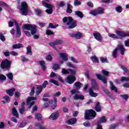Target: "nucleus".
<instances>
[{"label": "nucleus", "mask_w": 129, "mask_h": 129, "mask_svg": "<svg viewBox=\"0 0 129 129\" xmlns=\"http://www.w3.org/2000/svg\"><path fill=\"white\" fill-rule=\"evenodd\" d=\"M61 73L64 75H66L67 74H69V71L68 70H66L65 69H62Z\"/></svg>", "instance_id": "nucleus-58"}, {"label": "nucleus", "mask_w": 129, "mask_h": 129, "mask_svg": "<svg viewBox=\"0 0 129 129\" xmlns=\"http://www.w3.org/2000/svg\"><path fill=\"white\" fill-rule=\"evenodd\" d=\"M59 55L63 61H64L65 62H66V61H68V56L66 53H59Z\"/></svg>", "instance_id": "nucleus-23"}, {"label": "nucleus", "mask_w": 129, "mask_h": 129, "mask_svg": "<svg viewBox=\"0 0 129 129\" xmlns=\"http://www.w3.org/2000/svg\"><path fill=\"white\" fill-rule=\"evenodd\" d=\"M120 67L123 71H124L125 73H126V74L129 75V70L126 68V67H124L122 64H120Z\"/></svg>", "instance_id": "nucleus-35"}, {"label": "nucleus", "mask_w": 129, "mask_h": 129, "mask_svg": "<svg viewBox=\"0 0 129 129\" xmlns=\"http://www.w3.org/2000/svg\"><path fill=\"white\" fill-rule=\"evenodd\" d=\"M39 64L42 69V70H44L45 71L46 70V62L44 60H40L39 61Z\"/></svg>", "instance_id": "nucleus-28"}, {"label": "nucleus", "mask_w": 129, "mask_h": 129, "mask_svg": "<svg viewBox=\"0 0 129 129\" xmlns=\"http://www.w3.org/2000/svg\"><path fill=\"white\" fill-rule=\"evenodd\" d=\"M25 105H26L25 102H23L21 107L19 108V111L21 114H24V112H25V110H26Z\"/></svg>", "instance_id": "nucleus-18"}, {"label": "nucleus", "mask_w": 129, "mask_h": 129, "mask_svg": "<svg viewBox=\"0 0 129 129\" xmlns=\"http://www.w3.org/2000/svg\"><path fill=\"white\" fill-rule=\"evenodd\" d=\"M90 15H92L93 16H97V15H101L102 14H104V12L103 11V9L98 10L95 9L92 10L89 12Z\"/></svg>", "instance_id": "nucleus-8"}, {"label": "nucleus", "mask_w": 129, "mask_h": 129, "mask_svg": "<svg viewBox=\"0 0 129 129\" xmlns=\"http://www.w3.org/2000/svg\"><path fill=\"white\" fill-rule=\"evenodd\" d=\"M91 60L93 62V63H99V61L98 60V58L96 57V55L92 56L91 57Z\"/></svg>", "instance_id": "nucleus-37"}, {"label": "nucleus", "mask_w": 129, "mask_h": 129, "mask_svg": "<svg viewBox=\"0 0 129 129\" xmlns=\"http://www.w3.org/2000/svg\"><path fill=\"white\" fill-rule=\"evenodd\" d=\"M46 58L47 61H52V60H53V57H52L51 54L47 55Z\"/></svg>", "instance_id": "nucleus-61"}, {"label": "nucleus", "mask_w": 129, "mask_h": 129, "mask_svg": "<svg viewBox=\"0 0 129 129\" xmlns=\"http://www.w3.org/2000/svg\"><path fill=\"white\" fill-rule=\"evenodd\" d=\"M45 33L47 36H50V35H54V32L52 31V30H47Z\"/></svg>", "instance_id": "nucleus-56"}, {"label": "nucleus", "mask_w": 129, "mask_h": 129, "mask_svg": "<svg viewBox=\"0 0 129 129\" xmlns=\"http://www.w3.org/2000/svg\"><path fill=\"white\" fill-rule=\"evenodd\" d=\"M83 124L86 127H89L91 125V123L89 121H86L83 123Z\"/></svg>", "instance_id": "nucleus-55"}, {"label": "nucleus", "mask_w": 129, "mask_h": 129, "mask_svg": "<svg viewBox=\"0 0 129 129\" xmlns=\"http://www.w3.org/2000/svg\"><path fill=\"white\" fill-rule=\"evenodd\" d=\"M59 112L57 111L52 113L49 116V118H52L53 120H56V119L59 117Z\"/></svg>", "instance_id": "nucleus-15"}, {"label": "nucleus", "mask_w": 129, "mask_h": 129, "mask_svg": "<svg viewBox=\"0 0 129 129\" xmlns=\"http://www.w3.org/2000/svg\"><path fill=\"white\" fill-rule=\"evenodd\" d=\"M100 60L102 62V63H108V59H107V58H104L103 57H102L100 58Z\"/></svg>", "instance_id": "nucleus-54"}, {"label": "nucleus", "mask_w": 129, "mask_h": 129, "mask_svg": "<svg viewBox=\"0 0 129 129\" xmlns=\"http://www.w3.org/2000/svg\"><path fill=\"white\" fill-rule=\"evenodd\" d=\"M115 33L118 37H119V39L121 40L123 39V38H126V37H129V31L127 32H124L123 31L117 30L115 32Z\"/></svg>", "instance_id": "nucleus-7"}, {"label": "nucleus", "mask_w": 129, "mask_h": 129, "mask_svg": "<svg viewBox=\"0 0 129 129\" xmlns=\"http://www.w3.org/2000/svg\"><path fill=\"white\" fill-rule=\"evenodd\" d=\"M21 7L19 9L21 12V15L23 16H28V12H29V6L28 3L26 1L22 2L21 3Z\"/></svg>", "instance_id": "nucleus-3"}, {"label": "nucleus", "mask_w": 129, "mask_h": 129, "mask_svg": "<svg viewBox=\"0 0 129 129\" xmlns=\"http://www.w3.org/2000/svg\"><path fill=\"white\" fill-rule=\"evenodd\" d=\"M60 68V64L57 63H53L52 64V69L53 70H54V71H56V70H58Z\"/></svg>", "instance_id": "nucleus-36"}, {"label": "nucleus", "mask_w": 129, "mask_h": 129, "mask_svg": "<svg viewBox=\"0 0 129 129\" xmlns=\"http://www.w3.org/2000/svg\"><path fill=\"white\" fill-rule=\"evenodd\" d=\"M6 76L10 80H13L14 79V75L12 73H9L6 75Z\"/></svg>", "instance_id": "nucleus-48"}, {"label": "nucleus", "mask_w": 129, "mask_h": 129, "mask_svg": "<svg viewBox=\"0 0 129 129\" xmlns=\"http://www.w3.org/2000/svg\"><path fill=\"white\" fill-rule=\"evenodd\" d=\"M7 77L2 74H0V81H6Z\"/></svg>", "instance_id": "nucleus-47"}, {"label": "nucleus", "mask_w": 129, "mask_h": 129, "mask_svg": "<svg viewBox=\"0 0 129 129\" xmlns=\"http://www.w3.org/2000/svg\"><path fill=\"white\" fill-rule=\"evenodd\" d=\"M73 98L74 100H78V99H80L81 100H84L85 98L83 95H78L76 94L73 96Z\"/></svg>", "instance_id": "nucleus-17"}, {"label": "nucleus", "mask_w": 129, "mask_h": 129, "mask_svg": "<svg viewBox=\"0 0 129 129\" xmlns=\"http://www.w3.org/2000/svg\"><path fill=\"white\" fill-rule=\"evenodd\" d=\"M26 50L27 54H29L30 56H32V55H33V52H32V47H31V46H27V47L26 48Z\"/></svg>", "instance_id": "nucleus-33"}, {"label": "nucleus", "mask_w": 129, "mask_h": 129, "mask_svg": "<svg viewBox=\"0 0 129 129\" xmlns=\"http://www.w3.org/2000/svg\"><path fill=\"white\" fill-rule=\"evenodd\" d=\"M108 36L110 38H112V39H116L117 40L119 39V37H118V36L115 34L109 33Z\"/></svg>", "instance_id": "nucleus-38"}, {"label": "nucleus", "mask_w": 129, "mask_h": 129, "mask_svg": "<svg viewBox=\"0 0 129 129\" xmlns=\"http://www.w3.org/2000/svg\"><path fill=\"white\" fill-rule=\"evenodd\" d=\"M120 97L123 98V99H124L125 100H127L129 98L128 95L127 94H124V95H121Z\"/></svg>", "instance_id": "nucleus-59"}, {"label": "nucleus", "mask_w": 129, "mask_h": 129, "mask_svg": "<svg viewBox=\"0 0 129 129\" xmlns=\"http://www.w3.org/2000/svg\"><path fill=\"white\" fill-rule=\"evenodd\" d=\"M55 43V45H60L61 44H63V40L61 39H56L54 41Z\"/></svg>", "instance_id": "nucleus-51"}, {"label": "nucleus", "mask_w": 129, "mask_h": 129, "mask_svg": "<svg viewBox=\"0 0 129 129\" xmlns=\"http://www.w3.org/2000/svg\"><path fill=\"white\" fill-rule=\"evenodd\" d=\"M23 47H24V46L23 45V44L21 43L14 44L12 46L13 49H20V48H23Z\"/></svg>", "instance_id": "nucleus-29"}, {"label": "nucleus", "mask_w": 129, "mask_h": 129, "mask_svg": "<svg viewBox=\"0 0 129 129\" xmlns=\"http://www.w3.org/2000/svg\"><path fill=\"white\" fill-rule=\"evenodd\" d=\"M95 110L97 112H100L101 111V106H100V102H97L95 106Z\"/></svg>", "instance_id": "nucleus-24"}, {"label": "nucleus", "mask_w": 129, "mask_h": 129, "mask_svg": "<svg viewBox=\"0 0 129 129\" xmlns=\"http://www.w3.org/2000/svg\"><path fill=\"white\" fill-rule=\"evenodd\" d=\"M35 12L38 17H41L42 16V10L40 9H37L35 11Z\"/></svg>", "instance_id": "nucleus-44"}, {"label": "nucleus", "mask_w": 129, "mask_h": 129, "mask_svg": "<svg viewBox=\"0 0 129 129\" xmlns=\"http://www.w3.org/2000/svg\"><path fill=\"white\" fill-rule=\"evenodd\" d=\"M36 93L37 95H39V94H41V92H42V90H43V87L41 85H36Z\"/></svg>", "instance_id": "nucleus-26"}, {"label": "nucleus", "mask_w": 129, "mask_h": 129, "mask_svg": "<svg viewBox=\"0 0 129 129\" xmlns=\"http://www.w3.org/2000/svg\"><path fill=\"white\" fill-rule=\"evenodd\" d=\"M76 93H79V91L77 89L71 90L72 95H74V94H76Z\"/></svg>", "instance_id": "nucleus-52"}, {"label": "nucleus", "mask_w": 129, "mask_h": 129, "mask_svg": "<svg viewBox=\"0 0 129 129\" xmlns=\"http://www.w3.org/2000/svg\"><path fill=\"white\" fill-rule=\"evenodd\" d=\"M11 66H12V61L7 58L3 59L0 64L1 69H6V70L10 69Z\"/></svg>", "instance_id": "nucleus-4"}, {"label": "nucleus", "mask_w": 129, "mask_h": 129, "mask_svg": "<svg viewBox=\"0 0 129 129\" xmlns=\"http://www.w3.org/2000/svg\"><path fill=\"white\" fill-rule=\"evenodd\" d=\"M83 84L82 83H80V82H76L74 84V86L76 89H77L78 90H79L82 86Z\"/></svg>", "instance_id": "nucleus-20"}, {"label": "nucleus", "mask_w": 129, "mask_h": 129, "mask_svg": "<svg viewBox=\"0 0 129 129\" xmlns=\"http://www.w3.org/2000/svg\"><path fill=\"white\" fill-rule=\"evenodd\" d=\"M91 81L92 82V87L89 88V89H92V90H98V85H97L96 81L94 79H92Z\"/></svg>", "instance_id": "nucleus-13"}, {"label": "nucleus", "mask_w": 129, "mask_h": 129, "mask_svg": "<svg viewBox=\"0 0 129 129\" xmlns=\"http://www.w3.org/2000/svg\"><path fill=\"white\" fill-rule=\"evenodd\" d=\"M74 5L75 7H77V6H81V2L78 0H75Z\"/></svg>", "instance_id": "nucleus-57"}, {"label": "nucleus", "mask_w": 129, "mask_h": 129, "mask_svg": "<svg viewBox=\"0 0 129 129\" xmlns=\"http://www.w3.org/2000/svg\"><path fill=\"white\" fill-rule=\"evenodd\" d=\"M96 76L99 80H101L105 84H106V83H107V80L106 79V78H105V77L104 76H103L102 75L96 74Z\"/></svg>", "instance_id": "nucleus-14"}, {"label": "nucleus", "mask_w": 129, "mask_h": 129, "mask_svg": "<svg viewBox=\"0 0 129 129\" xmlns=\"http://www.w3.org/2000/svg\"><path fill=\"white\" fill-rule=\"evenodd\" d=\"M102 73L103 74V75H105V76H108L109 75V72L106 71L105 70H102Z\"/></svg>", "instance_id": "nucleus-60"}, {"label": "nucleus", "mask_w": 129, "mask_h": 129, "mask_svg": "<svg viewBox=\"0 0 129 129\" xmlns=\"http://www.w3.org/2000/svg\"><path fill=\"white\" fill-rule=\"evenodd\" d=\"M75 15L76 16H77V17H79V18H81V19H82V18H84V14H83L82 12L80 11H75Z\"/></svg>", "instance_id": "nucleus-27"}, {"label": "nucleus", "mask_w": 129, "mask_h": 129, "mask_svg": "<svg viewBox=\"0 0 129 129\" xmlns=\"http://www.w3.org/2000/svg\"><path fill=\"white\" fill-rule=\"evenodd\" d=\"M96 112L93 109H89L87 112L85 113V118L87 120L91 119V117H96Z\"/></svg>", "instance_id": "nucleus-5"}, {"label": "nucleus", "mask_w": 129, "mask_h": 129, "mask_svg": "<svg viewBox=\"0 0 129 129\" xmlns=\"http://www.w3.org/2000/svg\"><path fill=\"white\" fill-rule=\"evenodd\" d=\"M13 21L14 23L15 24V26L16 27V35L18 38L21 37V35H22V32H21V29L20 28V26L19 25V23H17L16 19H13Z\"/></svg>", "instance_id": "nucleus-9"}, {"label": "nucleus", "mask_w": 129, "mask_h": 129, "mask_svg": "<svg viewBox=\"0 0 129 129\" xmlns=\"http://www.w3.org/2000/svg\"><path fill=\"white\" fill-rule=\"evenodd\" d=\"M32 100H37V98L36 97H28L27 99V104H29V102H31Z\"/></svg>", "instance_id": "nucleus-34"}, {"label": "nucleus", "mask_w": 129, "mask_h": 129, "mask_svg": "<svg viewBox=\"0 0 129 129\" xmlns=\"http://www.w3.org/2000/svg\"><path fill=\"white\" fill-rule=\"evenodd\" d=\"M34 93H35V88L34 87H32L31 88V90L30 93V96H34Z\"/></svg>", "instance_id": "nucleus-62"}, {"label": "nucleus", "mask_w": 129, "mask_h": 129, "mask_svg": "<svg viewBox=\"0 0 129 129\" xmlns=\"http://www.w3.org/2000/svg\"><path fill=\"white\" fill-rule=\"evenodd\" d=\"M62 22L64 23H67V26H69L67 29H74L77 27V21L70 16L64 17L62 19Z\"/></svg>", "instance_id": "nucleus-2"}, {"label": "nucleus", "mask_w": 129, "mask_h": 129, "mask_svg": "<svg viewBox=\"0 0 129 129\" xmlns=\"http://www.w3.org/2000/svg\"><path fill=\"white\" fill-rule=\"evenodd\" d=\"M93 35L95 39H96V40H97V41H98L99 42H101L103 39V38H102L101 34L97 31H96L95 33H93Z\"/></svg>", "instance_id": "nucleus-11"}, {"label": "nucleus", "mask_w": 129, "mask_h": 129, "mask_svg": "<svg viewBox=\"0 0 129 129\" xmlns=\"http://www.w3.org/2000/svg\"><path fill=\"white\" fill-rule=\"evenodd\" d=\"M16 91V88H12L6 91V93L9 95V96H13L14 95V92Z\"/></svg>", "instance_id": "nucleus-25"}, {"label": "nucleus", "mask_w": 129, "mask_h": 129, "mask_svg": "<svg viewBox=\"0 0 129 129\" xmlns=\"http://www.w3.org/2000/svg\"><path fill=\"white\" fill-rule=\"evenodd\" d=\"M117 50H119L120 51V54L121 55H124V52H125V48L123 47L122 44H118L117 48Z\"/></svg>", "instance_id": "nucleus-16"}, {"label": "nucleus", "mask_w": 129, "mask_h": 129, "mask_svg": "<svg viewBox=\"0 0 129 129\" xmlns=\"http://www.w3.org/2000/svg\"><path fill=\"white\" fill-rule=\"evenodd\" d=\"M53 100L54 101V104L52 105L51 108L52 109H55V108L57 107V98L55 97H53Z\"/></svg>", "instance_id": "nucleus-41"}, {"label": "nucleus", "mask_w": 129, "mask_h": 129, "mask_svg": "<svg viewBox=\"0 0 129 129\" xmlns=\"http://www.w3.org/2000/svg\"><path fill=\"white\" fill-rule=\"evenodd\" d=\"M110 84L111 85V90H114L115 92H117V88L114 86V85H113V83L112 82L110 81Z\"/></svg>", "instance_id": "nucleus-40"}, {"label": "nucleus", "mask_w": 129, "mask_h": 129, "mask_svg": "<svg viewBox=\"0 0 129 129\" xmlns=\"http://www.w3.org/2000/svg\"><path fill=\"white\" fill-rule=\"evenodd\" d=\"M89 92L91 97H96V96H97V93L93 92V90H92V89H89Z\"/></svg>", "instance_id": "nucleus-31"}, {"label": "nucleus", "mask_w": 129, "mask_h": 129, "mask_svg": "<svg viewBox=\"0 0 129 129\" xmlns=\"http://www.w3.org/2000/svg\"><path fill=\"white\" fill-rule=\"evenodd\" d=\"M23 30L30 31L31 35L33 36L34 39H39V35L35 34L38 31V28L35 24H25L22 25Z\"/></svg>", "instance_id": "nucleus-1"}, {"label": "nucleus", "mask_w": 129, "mask_h": 129, "mask_svg": "<svg viewBox=\"0 0 129 129\" xmlns=\"http://www.w3.org/2000/svg\"><path fill=\"white\" fill-rule=\"evenodd\" d=\"M58 26L59 25L58 24H56L54 26V25H53V23H49V25H48V28H50L51 29H56V28L58 27Z\"/></svg>", "instance_id": "nucleus-43"}, {"label": "nucleus", "mask_w": 129, "mask_h": 129, "mask_svg": "<svg viewBox=\"0 0 129 129\" xmlns=\"http://www.w3.org/2000/svg\"><path fill=\"white\" fill-rule=\"evenodd\" d=\"M12 113L14 116H15V117H19V113L18 112V111L16 108L14 107L12 108Z\"/></svg>", "instance_id": "nucleus-32"}, {"label": "nucleus", "mask_w": 129, "mask_h": 129, "mask_svg": "<svg viewBox=\"0 0 129 129\" xmlns=\"http://www.w3.org/2000/svg\"><path fill=\"white\" fill-rule=\"evenodd\" d=\"M112 56L114 58H116L117 57V48H115L113 51L112 53Z\"/></svg>", "instance_id": "nucleus-46"}, {"label": "nucleus", "mask_w": 129, "mask_h": 129, "mask_svg": "<svg viewBox=\"0 0 129 129\" xmlns=\"http://www.w3.org/2000/svg\"><path fill=\"white\" fill-rule=\"evenodd\" d=\"M120 81H121V82H123L124 81L128 82V81H129V77H122L121 79H120Z\"/></svg>", "instance_id": "nucleus-50"}, {"label": "nucleus", "mask_w": 129, "mask_h": 129, "mask_svg": "<svg viewBox=\"0 0 129 129\" xmlns=\"http://www.w3.org/2000/svg\"><path fill=\"white\" fill-rule=\"evenodd\" d=\"M67 124L70 125L75 124L77 122V119L75 118H71L67 120Z\"/></svg>", "instance_id": "nucleus-19"}, {"label": "nucleus", "mask_w": 129, "mask_h": 129, "mask_svg": "<svg viewBox=\"0 0 129 129\" xmlns=\"http://www.w3.org/2000/svg\"><path fill=\"white\" fill-rule=\"evenodd\" d=\"M3 99H5V101L7 102V103H9L10 101H11V99L10 98V96L8 95H5L3 97Z\"/></svg>", "instance_id": "nucleus-45"}, {"label": "nucleus", "mask_w": 129, "mask_h": 129, "mask_svg": "<svg viewBox=\"0 0 129 129\" xmlns=\"http://www.w3.org/2000/svg\"><path fill=\"white\" fill-rule=\"evenodd\" d=\"M72 38H76V39H80L83 37V34L80 32H77L76 33H71L70 34Z\"/></svg>", "instance_id": "nucleus-10"}, {"label": "nucleus", "mask_w": 129, "mask_h": 129, "mask_svg": "<svg viewBox=\"0 0 129 129\" xmlns=\"http://www.w3.org/2000/svg\"><path fill=\"white\" fill-rule=\"evenodd\" d=\"M35 118L37 119V120H39V121L42 120V114L39 113H36L35 114Z\"/></svg>", "instance_id": "nucleus-39"}, {"label": "nucleus", "mask_w": 129, "mask_h": 129, "mask_svg": "<svg viewBox=\"0 0 129 129\" xmlns=\"http://www.w3.org/2000/svg\"><path fill=\"white\" fill-rule=\"evenodd\" d=\"M97 123L99 124H101L102 122H106V117L105 116H102L101 119L97 121Z\"/></svg>", "instance_id": "nucleus-30"}, {"label": "nucleus", "mask_w": 129, "mask_h": 129, "mask_svg": "<svg viewBox=\"0 0 129 129\" xmlns=\"http://www.w3.org/2000/svg\"><path fill=\"white\" fill-rule=\"evenodd\" d=\"M73 8V7H72L70 4L68 3L67 8L66 10L67 14H72V12H73V11L72 10V9Z\"/></svg>", "instance_id": "nucleus-22"}, {"label": "nucleus", "mask_w": 129, "mask_h": 129, "mask_svg": "<svg viewBox=\"0 0 129 129\" xmlns=\"http://www.w3.org/2000/svg\"><path fill=\"white\" fill-rule=\"evenodd\" d=\"M115 11L117 13H121L122 12V7L121 6H118L116 7Z\"/></svg>", "instance_id": "nucleus-53"}, {"label": "nucleus", "mask_w": 129, "mask_h": 129, "mask_svg": "<svg viewBox=\"0 0 129 129\" xmlns=\"http://www.w3.org/2000/svg\"><path fill=\"white\" fill-rule=\"evenodd\" d=\"M42 4L43 7H45V8H47V9H48L45 10L46 13L47 14H48V15H51V14L53 13V5H52V4H49L45 2L44 1H42Z\"/></svg>", "instance_id": "nucleus-6"}, {"label": "nucleus", "mask_w": 129, "mask_h": 129, "mask_svg": "<svg viewBox=\"0 0 129 129\" xmlns=\"http://www.w3.org/2000/svg\"><path fill=\"white\" fill-rule=\"evenodd\" d=\"M26 125H27V123L26 122H22L20 123L19 125V127L20 128H22V127H25V126H26Z\"/></svg>", "instance_id": "nucleus-63"}, {"label": "nucleus", "mask_w": 129, "mask_h": 129, "mask_svg": "<svg viewBox=\"0 0 129 129\" xmlns=\"http://www.w3.org/2000/svg\"><path fill=\"white\" fill-rule=\"evenodd\" d=\"M102 90L104 93H105L106 95H107L110 98H112V95L110 94V92L107 89L104 87L102 88Z\"/></svg>", "instance_id": "nucleus-21"}, {"label": "nucleus", "mask_w": 129, "mask_h": 129, "mask_svg": "<svg viewBox=\"0 0 129 129\" xmlns=\"http://www.w3.org/2000/svg\"><path fill=\"white\" fill-rule=\"evenodd\" d=\"M75 81H76V77L73 76H69L67 78V82L69 84H73Z\"/></svg>", "instance_id": "nucleus-12"}, {"label": "nucleus", "mask_w": 129, "mask_h": 129, "mask_svg": "<svg viewBox=\"0 0 129 129\" xmlns=\"http://www.w3.org/2000/svg\"><path fill=\"white\" fill-rule=\"evenodd\" d=\"M62 111L64 113L68 112L69 111V109L68 108V107L64 106L62 108Z\"/></svg>", "instance_id": "nucleus-64"}, {"label": "nucleus", "mask_w": 129, "mask_h": 129, "mask_svg": "<svg viewBox=\"0 0 129 129\" xmlns=\"http://www.w3.org/2000/svg\"><path fill=\"white\" fill-rule=\"evenodd\" d=\"M68 71H70L71 73L70 76H75V75H76V71L70 69H68Z\"/></svg>", "instance_id": "nucleus-42"}, {"label": "nucleus", "mask_w": 129, "mask_h": 129, "mask_svg": "<svg viewBox=\"0 0 129 129\" xmlns=\"http://www.w3.org/2000/svg\"><path fill=\"white\" fill-rule=\"evenodd\" d=\"M67 66L70 67V68H73V69H76V67H75V66L73 65L72 63H71V62L70 61L67 62Z\"/></svg>", "instance_id": "nucleus-49"}]
</instances>
